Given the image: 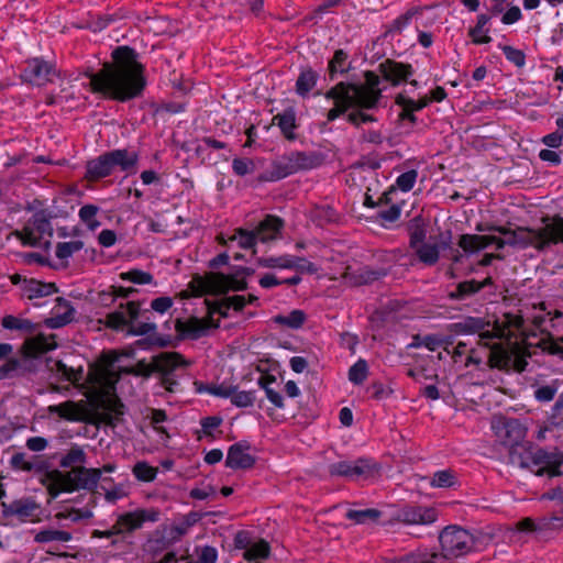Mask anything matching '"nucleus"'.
Here are the masks:
<instances>
[{
	"mask_svg": "<svg viewBox=\"0 0 563 563\" xmlns=\"http://www.w3.org/2000/svg\"><path fill=\"white\" fill-rule=\"evenodd\" d=\"M252 446L242 440L230 445L227 453L225 466L231 470H250L256 463V457L250 453Z\"/></svg>",
	"mask_w": 563,
	"mask_h": 563,
	"instance_id": "20",
	"label": "nucleus"
},
{
	"mask_svg": "<svg viewBox=\"0 0 563 563\" xmlns=\"http://www.w3.org/2000/svg\"><path fill=\"white\" fill-rule=\"evenodd\" d=\"M382 511L375 508L349 509L345 518L355 525H368L377 522L382 517Z\"/></svg>",
	"mask_w": 563,
	"mask_h": 563,
	"instance_id": "37",
	"label": "nucleus"
},
{
	"mask_svg": "<svg viewBox=\"0 0 563 563\" xmlns=\"http://www.w3.org/2000/svg\"><path fill=\"white\" fill-rule=\"evenodd\" d=\"M2 516L16 517L21 522H36L40 521L37 517L40 505L32 498H21L11 501L10 504L2 503Z\"/></svg>",
	"mask_w": 563,
	"mask_h": 563,
	"instance_id": "18",
	"label": "nucleus"
},
{
	"mask_svg": "<svg viewBox=\"0 0 563 563\" xmlns=\"http://www.w3.org/2000/svg\"><path fill=\"white\" fill-rule=\"evenodd\" d=\"M58 306H63L66 308V311L63 313H58L45 320V324L49 329H58L65 327L70 323L74 318L75 309L71 307L70 302L63 297H58L56 299Z\"/></svg>",
	"mask_w": 563,
	"mask_h": 563,
	"instance_id": "38",
	"label": "nucleus"
},
{
	"mask_svg": "<svg viewBox=\"0 0 563 563\" xmlns=\"http://www.w3.org/2000/svg\"><path fill=\"white\" fill-rule=\"evenodd\" d=\"M508 460L512 466L529 470L537 476L553 478L562 475L563 452L536 449L528 441L509 448Z\"/></svg>",
	"mask_w": 563,
	"mask_h": 563,
	"instance_id": "5",
	"label": "nucleus"
},
{
	"mask_svg": "<svg viewBox=\"0 0 563 563\" xmlns=\"http://www.w3.org/2000/svg\"><path fill=\"white\" fill-rule=\"evenodd\" d=\"M272 124L279 128L282 135L287 141L292 142L297 140L296 130L299 125L297 123V112L294 107H288L275 114L272 119Z\"/></svg>",
	"mask_w": 563,
	"mask_h": 563,
	"instance_id": "23",
	"label": "nucleus"
},
{
	"mask_svg": "<svg viewBox=\"0 0 563 563\" xmlns=\"http://www.w3.org/2000/svg\"><path fill=\"white\" fill-rule=\"evenodd\" d=\"M228 241L236 242L241 249L249 250L254 247L260 239L255 230L249 231L246 229L239 228Z\"/></svg>",
	"mask_w": 563,
	"mask_h": 563,
	"instance_id": "51",
	"label": "nucleus"
},
{
	"mask_svg": "<svg viewBox=\"0 0 563 563\" xmlns=\"http://www.w3.org/2000/svg\"><path fill=\"white\" fill-rule=\"evenodd\" d=\"M133 474L139 481L150 483L156 478L157 468L146 462H137L133 467Z\"/></svg>",
	"mask_w": 563,
	"mask_h": 563,
	"instance_id": "63",
	"label": "nucleus"
},
{
	"mask_svg": "<svg viewBox=\"0 0 563 563\" xmlns=\"http://www.w3.org/2000/svg\"><path fill=\"white\" fill-rule=\"evenodd\" d=\"M141 314V301L121 302L114 311L108 312V329L123 332L126 338L157 332V324L148 321V318L144 322H136Z\"/></svg>",
	"mask_w": 563,
	"mask_h": 563,
	"instance_id": "7",
	"label": "nucleus"
},
{
	"mask_svg": "<svg viewBox=\"0 0 563 563\" xmlns=\"http://www.w3.org/2000/svg\"><path fill=\"white\" fill-rule=\"evenodd\" d=\"M481 240L478 234L464 233L460 235L457 245L465 254H475L483 250Z\"/></svg>",
	"mask_w": 563,
	"mask_h": 563,
	"instance_id": "55",
	"label": "nucleus"
},
{
	"mask_svg": "<svg viewBox=\"0 0 563 563\" xmlns=\"http://www.w3.org/2000/svg\"><path fill=\"white\" fill-rule=\"evenodd\" d=\"M14 234L24 246H44L45 249L51 246V241H42V239L32 230L31 225L29 224H25L22 230L15 231Z\"/></svg>",
	"mask_w": 563,
	"mask_h": 563,
	"instance_id": "49",
	"label": "nucleus"
},
{
	"mask_svg": "<svg viewBox=\"0 0 563 563\" xmlns=\"http://www.w3.org/2000/svg\"><path fill=\"white\" fill-rule=\"evenodd\" d=\"M418 260L426 266H433L440 258V246L438 244L421 243L412 249Z\"/></svg>",
	"mask_w": 563,
	"mask_h": 563,
	"instance_id": "40",
	"label": "nucleus"
},
{
	"mask_svg": "<svg viewBox=\"0 0 563 563\" xmlns=\"http://www.w3.org/2000/svg\"><path fill=\"white\" fill-rule=\"evenodd\" d=\"M409 246L413 249L423 243L427 238V225L421 217H416L408 222Z\"/></svg>",
	"mask_w": 563,
	"mask_h": 563,
	"instance_id": "43",
	"label": "nucleus"
},
{
	"mask_svg": "<svg viewBox=\"0 0 563 563\" xmlns=\"http://www.w3.org/2000/svg\"><path fill=\"white\" fill-rule=\"evenodd\" d=\"M439 541L445 558H460L474 549L476 539L462 527L448 526L440 532Z\"/></svg>",
	"mask_w": 563,
	"mask_h": 563,
	"instance_id": "11",
	"label": "nucleus"
},
{
	"mask_svg": "<svg viewBox=\"0 0 563 563\" xmlns=\"http://www.w3.org/2000/svg\"><path fill=\"white\" fill-rule=\"evenodd\" d=\"M493 428L496 431V435L501 440V443L508 446V449L525 442L527 429L518 419H504L500 426L494 424Z\"/></svg>",
	"mask_w": 563,
	"mask_h": 563,
	"instance_id": "21",
	"label": "nucleus"
},
{
	"mask_svg": "<svg viewBox=\"0 0 563 563\" xmlns=\"http://www.w3.org/2000/svg\"><path fill=\"white\" fill-rule=\"evenodd\" d=\"M134 355V344L119 350H108V428L120 437H123L122 433L128 429V409L117 395L115 384L119 378L117 366L123 357L133 358Z\"/></svg>",
	"mask_w": 563,
	"mask_h": 563,
	"instance_id": "6",
	"label": "nucleus"
},
{
	"mask_svg": "<svg viewBox=\"0 0 563 563\" xmlns=\"http://www.w3.org/2000/svg\"><path fill=\"white\" fill-rule=\"evenodd\" d=\"M421 7H411L405 13L391 21L385 31V36L401 34L410 24L413 18L422 13Z\"/></svg>",
	"mask_w": 563,
	"mask_h": 563,
	"instance_id": "33",
	"label": "nucleus"
},
{
	"mask_svg": "<svg viewBox=\"0 0 563 563\" xmlns=\"http://www.w3.org/2000/svg\"><path fill=\"white\" fill-rule=\"evenodd\" d=\"M285 227L283 218L275 214H266L257 224L255 231L261 242L266 243L278 239Z\"/></svg>",
	"mask_w": 563,
	"mask_h": 563,
	"instance_id": "24",
	"label": "nucleus"
},
{
	"mask_svg": "<svg viewBox=\"0 0 563 563\" xmlns=\"http://www.w3.org/2000/svg\"><path fill=\"white\" fill-rule=\"evenodd\" d=\"M137 163V155L126 150H114L108 152V176L113 168L119 167L122 172H133Z\"/></svg>",
	"mask_w": 563,
	"mask_h": 563,
	"instance_id": "27",
	"label": "nucleus"
},
{
	"mask_svg": "<svg viewBox=\"0 0 563 563\" xmlns=\"http://www.w3.org/2000/svg\"><path fill=\"white\" fill-rule=\"evenodd\" d=\"M106 177V153L87 163L86 179L97 181Z\"/></svg>",
	"mask_w": 563,
	"mask_h": 563,
	"instance_id": "53",
	"label": "nucleus"
},
{
	"mask_svg": "<svg viewBox=\"0 0 563 563\" xmlns=\"http://www.w3.org/2000/svg\"><path fill=\"white\" fill-rule=\"evenodd\" d=\"M53 75H55L54 64L45 60L43 57H33L25 60L21 79L24 82L41 87L51 81Z\"/></svg>",
	"mask_w": 563,
	"mask_h": 563,
	"instance_id": "14",
	"label": "nucleus"
},
{
	"mask_svg": "<svg viewBox=\"0 0 563 563\" xmlns=\"http://www.w3.org/2000/svg\"><path fill=\"white\" fill-rule=\"evenodd\" d=\"M310 213L311 220L318 227H324L327 224L336 222L339 219V213L330 205L316 206Z\"/></svg>",
	"mask_w": 563,
	"mask_h": 563,
	"instance_id": "44",
	"label": "nucleus"
},
{
	"mask_svg": "<svg viewBox=\"0 0 563 563\" xmlns=\"http://www.w3.org/2000/svg\"><path fill=\"white\" fill-rule=\"evenodd\" d=\"M173 343L172 336L161 334L158 332L144 335L142 339L136 340L133 344L135 349L143 351H151L155 347L164 349L170 346Z\"/></svg>",
	"mask_w": 563,
	"mask_h": 563,
	"instance_id": "36",
	"label": "nucleus"
},
{
	"mask_svg": "<svg viewBox=\"0 0 563 563\" xmlns=\"http://www.w3.org/2000/svg\"><path fill=\"white\" fill-rule=\"evenodd\" d=\"M486 287H495L492 276L485 277L483 280L466 279L457 283L454 289L448 292V298L452 301H464L473 298Z\"/></svg>",
	"mask_w": 563,
	"mask_h": 563,
	"instance_id": "22",
	"label": "nucleus"
},
{
	"mask_svg": "<svg viewBox=\"0 0 563 563\" xmlns=\"http://www.w3.org/2000/svg\"><path fill=\"white\" fill-rule=\"evenodd\" d=\"M363 82L341 80L324 92V98L333 102L325 114L328 122L345 117V121L355 129L377 122L369 111L379 108L383 99L382 79L374 70L363 71Z\"/></svg>",
	"mask_w": 563,
	"mask_h": 563,
	"instance_id": "2",
	"label": "nucleus"
},
{
	"mask_svg": "<svg viewBox=\"0 0 563 563\" xmlns=\"http://www.w3.org/2000/svg\"><path fill=\"white\" fill-rule=\"evenodd\" d=\"M183 364V356L177 352H164L152 357L148 363L145 358L134 365H118V375H132L135 377L148 378L154 373L167 375Z\"/></svg>",
	"mask_w": 563,
	"mask_h": 563,
	"instance_id": "9",
	"label": "nucleus"
},
{
	"mask_svg": "<svg viewBox=\"0 0 563 563\" xmlns=\"http://www.w3.org/2000/svg\"><path fill=\"white\" fill-rule=\"evenodd\" d=\"M157 516L155 512H147L146 510H136L120 515L115 523L108 529V539L113 536L132 532L140 529L146 521H156Z\"/></svg>",
	"mask_w": 563,
	"mask_h": 563,
	"instance_id": "15",
	"label": "nucleus"
},
{
	"mask_svg": "<svg viewBox=\"0 0 563 563\" xmlns=\"http://www.w3.org/2000/svg\"><path fill=\"white\" fill-rule=\"evenodd\" d=\"M395 104L400 108V112L398 113L399 121H407L411 125L417 124L418 118L415 114L418 110L415 107V100L400 92L395 97Z\"/></svg>",
	"mask_w": 563,
	"mask_h": 563,
	"instance_id": "35",
	"label": "nucleus"
},
{
	"mask_svg": "<svg viewBox=\"0 0 563 563\" xmlns=\"http://www.w3.org/2000/svg\"><path fill=\"white\" fill-rule=\"evenodd\" d=\"M199 283L202 289L198 295L203 292L221 295L229 291H241L247 289L249 286L246 279L242 278L236 271L231 274L211 273L207 280L200 279Z\"/></svg>",
	"mask_w": 563,
	"mask_h": 563,
	"instance_id": "12",
	"label": "nucleus"
},
{
	"mask_svg": "<svg viewBox=\"0 0 563 563\" xmlns=\"http://www.w3.org/2000/svg\"><path fill=\"white\" fill-rule=\"evenodd\" d=\"M537 346L543 352L550 355H559L563 360V336L555 340L550 332H547V335L540 339Z\"/></svg>",
	"mask_w": 563,
	"mask_h": 563,
	"instance_id": "54",
	"label": "nucleus"
},
{
	"mask_svg": "<svg viewBox=\"0 0 563 563\" xmlns=\"http://www.w3.org/2000/svg\"><path fill=\"white\" fill-rule=\"evenodd\" d=\"M492 325L484 327V330L478 331L476 334L478 336V344L486 346L490 350L492 343L496 339H506L504 328H499V320H490Z\"/></svg>",
	"mask_w": 563,
	"mask_h": 563,
	"instance_id": "42",
	"label": "nucleus"
},
{
	"mask_svg": "<svg viewBox=\"0 0 563 563\" xmlns=\"http://www.w3.org/2000/svg\"><path fill=\"white\" fill-rule=\"evenodd\" d=\"M84 247V243L79 240L70 242H60L56 245V257L59 260H67L73 256L74 253L80 251Z\"/></svg>",
	"mask_w": 563,
	"mask_h": 563,
	"instance_id": "61",
	"label": "nucleus"
},
{
	"mask_svg": "<svg viewBox=\"0 0 563 563\" xmlns=\"http://www.w3.org/2000/svg\"><path fill=\"white\" fill-rule=\"evenodd\" d=\"M289 154L292 159L294 167L296 168V173L299 170L311 169L314 167V158L312 155H309L306 152L300 151H294L290 152Z\"/></svg>",
	"mask_w": 563,
	"mask_h": 563,
	"instance_id": "62",
	"label": "nucleus"
},
{
	"mask_svg": "<svg viewBox=\"0 0 563 563\" xmlns=\"http://www.w3.org/2000/svg\"><path fill=\"white\" fill-rule=\"evenodd\" d=\"M56 371L62 379L77 387L86 399L51 405L48 412L67 421L106 427V349L99 352L97 362L89 366L86 377L82 366L75 368L62 361L56 363Z\"/></svg>",
	"mask_w": 563,
	"mask_h": 563,
	"instance_id": "1",
	"label": "nucleus"
},
{
	"mask_svg": "<svg viewBox=\"0 0 563 563\" xmlns=\"http://www.w3.org/2000/svg\"><path fill=\"white\" fill-rule=\"evenodd\" d=\"M147 418L150 419V422L156 433L164 435L167 439L169 438L167 429L162 426V423L166 422L168 419L167 413L164 409H148Z\"/></svg>",
	"mask_w": 563,
	"mask_h": 563,
	"instance_id": "56",
	"label": "nucleus"
},
{
	"mask_svg": "<svg viewBox=\"0 0 563 563\" xmlns=\"http://www.w3.org/2000/svg\"><path fill=\"white\" fill-rule=\"evenodd\" d=\"M508 245L520 246L526 249L532 246L541 251L539 243V236H537V229L519 227L516 229V233L512 234L511 239H508Z\"/></svg>",
	"mask_w": 563,
	"mask_h": 563,
	"instance_id": "32",
	"label": "nucleus"
},
{
	"mask_svg": "<svg viewBox=\"0 0 563 563\" xmlns=\"http://www.w3.org/2000/svg\"><path fill=\"white\" fill-rule=\"evenodd\" d=\"M119 276L122 280H128L135 285H147L153 283L154 279L151 273L136 268L121 273Z\"/></svg>",
	"mask_w": 563,
	"mask_h": 563,
	"instance_id": "59",
	"label": "nucleus"
},
{
	"mask_svg": "<svg viewBox=\"0 0 563 563\" xmlns=\"http://www.w3.org/2000/svg\"><path fill=\"white\" fill-rule=\"evenodd\" d=\"M418 178V172L416 169L407 170L402 174H400L393 186L396 187V190L399 189L402 192H409Z\"/></svg>",
	"mask_w": 563,
	"mask_h": 563,
	"instance_id": "60",
	"label": "nucleus"
},
{
	"mask_svg": "<svg viewBox=\"0 0 563 563\" xmlns=\"http://www.w3.org/2000/svg\"><path fill=\"white\" fill-rule=\"evenodd\" d=\"M1 325L7 330L19 331L25 334H31L36 329V324L29 319H21L12 314L4 316L1 320Z\"/></svg>",
	"mask_w": 563,
	"mask_h": 563,
	"instance_id": "46",
	"label": "nucleus"
},
{
	"mask_svg": "<svg viewBox=\"0 0 563 563\" xmlns=\"http://www.w3.org/2000/svg\"><path fill=\"white\" fill-rule=\"evenodd\" d=\"M53 219V212L48 209H41L36 211L27 221L26 224L31 225L32 230L45 241V238L49 240L53 236V225L51 220Z\"/></svg>",
	"mask_w": 563,
	"mask_h": 563,
	"instance_id": "28",
	"label": "nucleus"
},
{
	"mask_svg": "<svg viewBox=\"0 0 563 563\" xmlns=\"http://www.w3.org/2000/svg\"><path fill=\"white\" fill-rule=\"evenodd\" d=\"M85 462V453L79 446H73L62 459L60 466L68 471H54L51 474L49 494L57 497L60 493L75 490H92L97 487L102 468H87L80 464Z\"/></svg>",
	"mask_w": 563,
	"mask_h": 563,
	"instance_id": "4",
	"label": "nucleus"
},
{
	"mask_svg": "<svg viewBox=\"0 0 563 563\" xmlns=\"http://www.w3.org/2000/svg\"><path fill=\"white\" fill-rule=\"evenodd\" d=\"M209 328H219V322L209 323L207 319L201 320L196 317L190 318L186 322H183L180 319L176 320V330L183 335L191 339L200 338Z\"/></svg>",
	"mask_w": 563,
	"mask_h": 563,
	"instance_id": "29",
	"label": "nucleus"
},
{
	"mask_svg": "<svg viewBox=\"0 0 563 563\" xmlns=\"http://www.w3.org/2000/svg\"><path fill=\"white\" fill-rule=\"evenodd\" d=\"M98 207L95 205H85L79 209V219L90 231H95L100 222L97 220Z\"/></svg>",
	"mask_w": 563,
	"mask_h": 563,
	"instance_id": "58",
	"label": "nucleus"
},
{
	"mask_svg": "<svg viewBox=\"0 0 563 563\" xmlns=\"http://www.w3.org/2000/svg\"><path fill=\"white\" fill-rule=\"evenodd\" d=\"M368 375V365L364 358H358L349 369V380L354 385L363 384Z\"/></svg>",
	"mask_w": 563,
	"mask_h": 563,
	"instance_id": "57",
	"label": "nucleus"
},
{
	"mask_svg": "<svg viewBox=\"0 0 563 563\" xmlns=\"http://www.w3.org/2000/svg\"><path fill=\"white\" fill-rule=\"evenodd\" d=\"M147 87L145 66L135 48L120 45L108 62V99L125 103L141 98Z\"/></svg>",
	"mask_w": 563,
	"mask_h": 563,
	"instance_id": "3",
	"label": "nucleus"
},
{
	"mask_svg": "<svg viewBox=\"0 0 563 563\" xmlns=\"http://www.w3.org/2000/svg\"><path fill=\"white\" fill-rule=\"evenodd\" d=\"M319 75L311 67L302 68L296 80V93L302 98L307 97L309 92L316 87Z\"/></svg>",
	"mask_w": 563,
	"mask_h": 563,
	"instance_id": "34",
	"label": "nucleus"
},
{
	"mask_svg": "<svg viewBox=\"0 0 563 563\" xmlns=\"http://www.w3.org/2000/svg\"><path fill=\"white\" fill-rule=\"evenodd\" d=\"M438 516L434 507L411 503L398 508L391 520L405 526H430L437 521Z\"/></svg>",
	"mask_w": 563,
	"mask_h": 563,
	"instance_id": "13",
	"label": "nucleus"
},
{
	"mask_svg": "<svg viewBox=\"0 0 563 563\" xmlns=\"http://www.w3.org/2000/svg\"><path fill=\"white\" fill-rule=\"evenodd\" d=\"M531 353L527 346L514 344L508 347L503 343H494L490 346L487 358V366L490 369H498L504 373H523L528 366V358Z\"/></svg>",
	"mask_w": 563,
	"mask_h": 563,
	"instance_id": "8",
	"label": "nucleus"
},
{
	"mask_svg": "<svg viewBox=\"0 0 563 563\" xmlns=\"http://www.w3.org/2000/svg\"><path fill=\"white\" fill-rule=\"evenodd\" d=\"M271 555V545L264 540L260 539L257 542L253 543L250 549H246L243 553V559L249 562H253L256 560H266Z\"/></svg>",
	"mask_w": 563,
	"mask_h": 563,
	"instance_id": "50",
	"label": "nucleus"
},
{
	"mask_svg": "<svg viewBox=\"0 0 563 563\" xmlns=\"http://www.w3.org/2000/svg\"><path fill=\"white\" fill-rule=\"evenodd\" d=\"M352 69L349 53L343 48L334 51L333 56L328 60L327 71L329 81H334L339 76H344Z\"/></svg>",
	"mask_w": 563,
	"mask_h": 563,
	"instance_id": "26",
	"label": "nucleus"
},
{
	"mask_svg": "<svg viewBox=\"0 0 563 563\" xmlns=\"http://www.w3.org/2000/svg\"><path fill=\"white\" fill-rule=\"evenodd\" d=\"M456 484V475L450 468L437 471L430 479V485L435 488H451Z\"/></svg>",
	"mask_w": 563,
	"mask_h": 563,
	"instance_id": "52",
	"label": "nucleus"
},
{
	"mask_svg": "<svg viewBox=\"0 0 563 563\" xmlns=\"http://www.w3.org/2000/svg\"><path fill=\"white\" fill-rule=\"evenodd\" d=\"M306 321V313L300 309L291 310L287 316L276 314L273 317V322L289 329H300Z\"/></svg>",
	"mask_w": 563,
	"mask_h": 563,
	"instance_id": "47",
	"label": "nucleus"
},
{
	"mask_svg": "<svg viewBox=\"0 0 563 563\" xmlns=\"http://www.w3.org/2000/svg\"><path fill=\"white\" fill-rule=\"evenodd\" d=\"M57 347L55 335L49 336L40 333L25 342L26 353L32 357H38Z\"/></svg>",
	"mask_w": 563,
	"mask_h": 563,
	"instance_id": "30",
	"label": "nucleus"
},
{
	"mask_svg": "<svg viewBox=\"0 0 563 563\" xmlns=\"http://www.w3.org/2000/svg\"><path fill=\"white\" fill-rule=\"evenodd\" d=\"M71 539L70 532L55 528L41 529L34 534V542L36 543L68 542Z\"/></svg>",
	"mask_w": 563,
	"mask_h": 563,
	"instance_id": "41",
	"label": "nucleus"
},
{
	"mask_svg": "<svg viewBox=\"0 0 563 563\" xmlns=\"http://www.w3.org/2000/svg\"><path fill=\"white\" fill-rule=\"evenodd\" d=\"M497 47L503 52L507 62L512 64L517 69H523L526 67L527 55L522 49L503 43H498Z\"/></svg>",
	"mask_w": 563,
	"mask_h": 563,
	"instance_id": "48",
	"label": "nucleus"
},
{
	"mask_svg": "<svg viewBox=\"0 0 563 563\" xmlns=\"http://www.w3.org/2000/svg\"><path fill=\"white\" fill-rule=\"evenodd\" d=\"M388 271L384 267L373 268L371 266H361L357 268L346 267L342 278L345 285L350 287H360L371 285L380 278L386 277Z\"/></svg>",
	"mask_w": 563,
	"mask_h": 563,
	"instance_id": "17",
	"label": "nucleus"
},
{
	"mask_svg": "<svg viewBox=\"0 0 563 563\" xmlns=\"http://www.w3.org/2000/svg\"><path fill=\"white\" fill-rule=\"evenodd\" d=\"M256 262L258 266L264 268L292 269L296 265L295 255L290 254L258 257Z\"/></svg>",
	"mask_w": 563,
	"mask_h": 563,
	"instance_id": "45",
	"label": "nucleus"
},
{
	"mask_svg": "<svg viewBox=\"0 0 563 563\" xmlns=\"http://www.w3.org/2000/svg\"><path fill=\"white\" fill-rule=\"evenodd\" d=\"M377 70L382 78L393 87H398L410 79L415 74L411 64L386 58L378 64Z\"/></svg>",
	"mask_w": 563,
	"mask_h": 563,
	"instance_id": "16",
	"label": "nucleus"
},
{
	"mask_svg": "<svg viewBox=\"0 0 563 563\" xmlns=\"http://www.w3.org/2000/svg\"><path fill=\"white\" fill-rule=\"evenodd\" d=\"M543 227L537 229V236L541 251L552 244L563 243V217L555 214L553 217L545 216L542 218Z\"/></svg>",
	"mask_w": 563,
	"mask_h": 563,
	"instance_id": "19",
	"label": "nucleus"
},
{
	"mask_svg": "<svg viewBox=\"0 0 563 563\" xmlns=\"http://www.w3.org/2000/svg\"><path fill=\"white\" fill-rule=\"evenodd\" d=\"M379 470V463L371 456L338 461L328 466V472L331 477H342L351 482L373 477Z\"/></svg>",
	"mask_w": 563,
	"mask_h": 563,
	"instance_id": "10",
	"label": "nucleus"
},
{
	"mask_svg": "<svg viewBox=\"0 0 563 563\" xmlns=\"http://www.w3.org/2000/svg\"><path fill=\"white\" fill-rule=\"evenodd\" d=\"M295 173L290 154H286L273 162L269 180H280Z\"/></svg>",
	"mask_w": 563,
	"mask_h": 563,
	"instance_id": "39",
	"label": "nucleus"
},
{
	"mask_svg": "<svg viewBox=\"0 0 563 563\" xmlns=\"http://www.w3.org/2000/svg\"><path fill=\"white\" fill-rule=\"evenodd\" d=\"M22 291L29 299H35L58 292V287L55 283H46L30 278V280H24Z\"/></svg>",
	"mask_w": 563,
	"mask_h": 563,
	"instance_id": "31",
	"label": "nucleus"
},
{
	"mask_svg": "<svg viewBox=\"0 0 563 563\" xmlns=\"http://www.w3.org/2000/svg\"><path fill=\"white\" fill-rule=\"evenodd\" d=\"M439 559L437 553H430L428 551H418L405 555L400 563H435Z\"/></svg>",
	"mask_w": 563,
	"mask_h": 563,
	"instance_id": "64",
	"label": "nucleus"
},
{
	"mask_svg": "<svg viewBox=\"0 0 563 563\" xmlns=\"http://www.w3.org/2000/svg\"><path fill=\"white\" fill-rule=\"evenodd\" d=\"M492 325L490 320L483 317L466 316L449 324V331L455 335H475L484 327Z\"/></svg>",
	"mask_w": 563,
	"mask_h": 563,
	"instance_id": "25",
	"label": "nucleus"
}]
</instances>
